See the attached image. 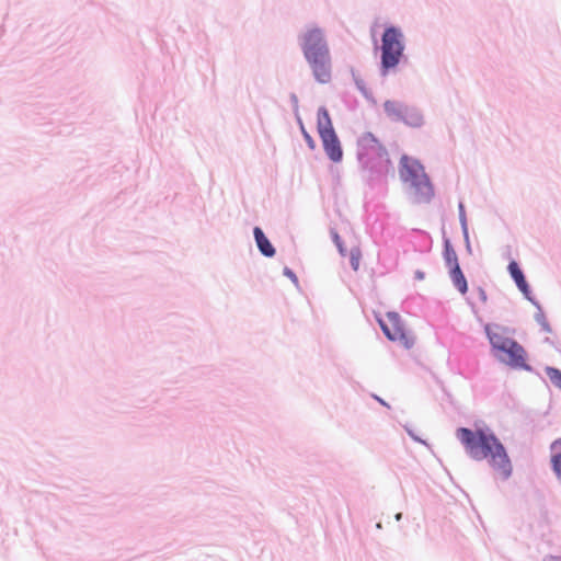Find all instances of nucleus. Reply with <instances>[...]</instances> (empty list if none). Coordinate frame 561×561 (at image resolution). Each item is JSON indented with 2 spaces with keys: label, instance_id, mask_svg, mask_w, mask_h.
Instances as JSON below:
<instances>
[{
  "label": "nucleus",
  "instance_id": "nucleus-1",
  "mask_svg": "<svg viewBox=\"0 0 561 561\" xmlns=\"http://www.w3.org/2000/svg\"><path fill=\"white\" fill-rule=\"evenodd\" d=\"M456 435L471 458L476 460L486 459L492 469L503 479L511 476L512 463L506 450L491 432L460 427Z\"/></svg>",
  "mask_w": 561,
  "mask_h": 561
},
{
  "label": "nucleus",
  "instance_id": "nucleus-2",
  "mask_svg": "<svg viewBox=\"0 0 561 561\" xmlns=\"http://www.w3.org/2000/svg\"><path fill=\"white\" fill-rule=\"evenodd\" d=\"M399 174L401 180L404 183H409L413 188L415 202L424 203L431 201L434 190L423 165L419 161L403 156L400 160Z\"/></svg>",
  "mask_w": 561,
  "mask_h": 561
},
{
  "label": "nucleus",
  "instance_id": "nucleus-3",
  "mask_svg": "<svg viewBox=\"0 0 561 561\" xmlns=\"http://www.w3.org/2000/svg\"><path fill=\"white\" fill-rule=\"evenodd\" d=\"M317 128L327 156L333 162H340L343 157V150L334 131L329 112L325 107H320L318 110Z\"/></svg>",
  "mask_w": 561,
  "mask_h": 561
},
{
  "label": "nucleus",
  "instance_id": "nucleus-4",
  "mask_svg": "<svg viewBox=\"0 0 561 561\" xmlns=\"http://www.w3.org/2000/svg\"><path fill=\"white\" fill-rule=\"evenodd\" d=\"M402 38L400 30L393 26L386 28L381 39V64L385 69L394 68L399 64L404 48Z\"/></svg>",
  "mask_w": 561,
  "mask_h": 561
},
{
  "label": "nucleus",
  "instance_id": "nucleus-5",
  "mask_svg": "<svg viewBox=\"0 0 561 561\" xmlns=\"http://www.w3.org/2000/svg\"><path fill=\"white\" fill-rule=\"evenodd\" d=\"M378 322L389 340L399 342L407 348L414 344V336L405 330L397 312H388L385 318H379Z\"/></svg>",
  "mask_w": 561,
  "mask_h": 561
},
{
  "label": "nucleus",
  "instance_id": "nucleus-6",
  "mask_svg": "<svg viewBox=\"0 0 561 561\" xmlns=\"http://www.w3.org/2000/svg\"><path fill=\"white\" fill-rule=\"evenodd\" d=\"M305 58L330 54L323 31L312 26L307 28L300 37Z\"/></svg>",
  "mask_w": 561,
  "mask_h": 561
},
{
  "label": "nucleus",
  "instance_id": "nucleus-7",
  "mask_svg": "<svg viewBox=\"0 0 561 561\" xmlns=\"http://www.w3.org/2000/svg\"><path fill=\"white\" fill-rule=\"evenodd\" d=\"M314 79L322 84L329 83L332 78V62L330 54L306 58Z\"/></svg>",
  "mask_w": 561,
  "mask_h": 561
},
{
  "label": "nucleus",
  "instance_id": "nucleus-8",
  "mask_svg": "<svg viewBox=\"0 0 561 561\" xmlns=\"http://www.w3.org/2000/svg\"><path fill=\"white\" fill-rule=\"evenodd\" d=\"M499 358L512 367L527 368L525 350L514 340L507 347L499 353Z\"/></svg>",
  "mask_w": 561,
  "mask_h": 561
},
{
  "label": "nucleus",
  "instance_id": "nucleus-9",
  "mask_svg": "<svg viewBox=\"0 0 561 561\" xmlns=\"http://www.w3.org/2000/svg\"><path fill=\"white\" fill-rule=\"evenodd\" d=\"M383 107L388 116L394 119H401L414 125L421 122V116L417 113H414L411 108L397 101H387Z\"/></svg>",
  "mask_w": 561,
  "mask_h": 561
},
{
  "label": "nucleus",
  "instance_id": "nucleus-10",
  "mask_svg": "<svg viewBox=\"0 0 561 561\" xmlns=\"http://www.w3.org/2000/svg\"><path fill=\"white\" fill-rule=\"evenodd\" d=\"M254 238L256 241V245L261 253L267 257H272L275 255V249L268 241V239L265 237L264 232L261 228L255 227L253 230Z\"/></svg>",
  "mask_w": 561,
  "mask_h": 561
},
{
  "label": "nucleus",
  "instance_id": "nucleus-11",
  "mask_svg": "<svg viewBox=\"0 0 561 561\" xmlns=\"http://www.w3.org/2000/svg\"><path fill=\"white\" fill-rule=\"evenodd\" d=\"M508 272H510L512 278L515 280L519 290L524 294H527L528 293V284L524 277L522 270L519 268L518 264L515 261H512L508 264Z\"/></svg>",
  "mask_w": 561,
  "mask_h": 561
},
{
  "label": "nucleus",
  "instance_id": "nucleus-12",
  "mask_svg": "<svg viewBox=\"0 0 561 561\" xmlns=\"http://www.w3.org/2000/svg\"><path fill=\"white\" fill-rule=\"evenodd\" d=\"M449 276L457 290L461 295H465L468 291V284L463 273L460 270V266L449 268Z\"/></svg>",
  "mask_w": 561,
  "mask_h": 561
},
{
  "label": "nucleus",
  "instance_id": "nucleus-13",
  "mask_svg": "<svg viewBox=\"0 0 561 561\" xmlns=\"http://www.w3.org/2000/svg\"><path fill=\"white\" fill-rule=\"evenodd\" d=\"M488 337L490 340L491 345L499 353L502 352L505 347H507L512 343V339L502 335L499 332H491L489 327H486Z\"/></svg>",
  "mask_w": 561,
  "mask_h": 561
},
{
  "label": "nucleus",
  "instance_id": "nucleus-14",
  "mask_svg": "<svg viewBox=\"0 0 561 561\" xmlns=\"http://www.w3.org/2000/svg\"><path fill=\"white\" fill-rule=\"evenodd\" d=\"M358 144L364 149L383 150V148L379 144L378 139L371 133H364L359 137Z\"/></svg>",
  "mask_w": 561,
  "mask_h": 561
},
{
  "label": "nucleus",
  "instance_id": "nucleus-15",
  "mask_svg": "<svg viewBox=\"0 0 561 561\" xmlns=\"http://www.w3.org/2000/svg\"><path fill=\"white\" fill-rule=\"evenodd\" d=\"M444 257L448 268L459 266L457 254L455 250L448 244L445 247Z\"/></svg>",
  "mask_w": 561,
  "mask_h": 561
},
{
  "label": "nucleus",
  "instance_id": "nucleus-16",
  "mask_svg": "<svg viewBox=\"0 0 561 561\" xmlns=\"http://www.w3.org/2000/svg\"><path fill=\"white\" fill-rule=\"evenodd\" d=\"M546 374H547L548 378L550 379V381L556 387L561 389V370L553 368V367H548L546 369Z\"/></svg>",
  "mask_w": 561,
  "mask_h": 561
},
{
  "label": "nucleus",
  "instance_id": "nucleus-17",
  "mask_svg": "<svg viewBox=\"0 0 561 561\" xmlns=\"http://www.w3.org/2000/svg\"><path fill=\"white\" fill-rule=\"evenodd\" d=\"M351 265L354 271L359 268V263L362 259V252L359 248H353L350 252Z\"/></svg>",
  "mask_w": 561,
  "mask_h": 561
},
{
  "label": "nucleus",
  "instance_id": "nucleus-18",
  "mask_svg": "<svg viewBox=\"0 0 561 561\" xmlns=\"http://www.w3.org/2000/svg\"><path fill=\"white\" fill-rule=\"evenodd\" d=\"M551 465L557 477L561 479V454H556L552 456Z\"/></svg>",
  "mask_w": 561,
  "mask_h": 561
},
{
  "label": "nucleus",
  "instance_id": "nucleus-19",
  "mask_svg": "<svg viewBox=\"0 0 561 561\" xmlns=\"http://www.w3.org/2000/svg\"><path fill=\"white\" fill-rule=\"evenodd\" d=\"M301 131H302V135L308 144V146L313 149L316 147V144H314V140L312 139V137L306 131V129L304 128V126H301Z\"/></svg>",
  "mask_w": 561,
  "mask_h": 561
},
{
  "label": "nucleus",
  "instance_id": "nucleus-20",
  "mask_svg": "<svg viewBox=\"0 0 561 561\" xmlns=\"http://www.w3.org/2000/svg\"><path fill=\"white\" fill-rule=\"evenodd\" d=\"M285 275H287L288 277H290L294 282H297V277L296 275L289 270V268H285Z\"/></svg>",
  "mask_w": 561,
  "mask_h": 561
},
{
  "label": "nucleus",
  "instance_id": "nucleus-21",
  "mask_svg": "<svg viewBox=\"0 0 561 561\" xmlns=\"http://www.w3.org/2000/svg\"><path fill=\"white\" fill-rule=\"evenodd\" d=\"M543 561H561L559 557L550 556L547 557Z\"/></svg>",
  "mask_w": 561,
  "mask_h": 561
},
{
  "label": "nucleus",
  "instance_id": "nucleus-22",
  "mask_svg": "<svg viewBox=\"0 0 561 561\" xmlns=\"http://www.w3.org/2000/svg\"><path fill=\"white\" fill-rule=\"evenodd\" d=\"M558 445H561V439L554 440L551 445V448L554 449Z\"/></svg>",
  "mask_w": 561,
  "mask_h": 561
},
{
  "label": "nucleus",
  "instance_id": "nucleus-23",
  "mask_svg": "<svg viewBox=\"0 0 561 561\" xmlns=\"http://www.w3.org/2000/svg\"><path fill=\"white\" fill-rule=\"evenodd\" d=\"M417 278L422 279L424 277V274L422 272H416Z\"/></svg>",
  "mask_w": 561,
  "mask_h": 561
},
{
  "label": "nucleus",
  "instance_id": "nucleus-24",
  "mask_svg": "<svg viewBox=\"0 0 561 561\" xmlns=\"http://www.w3.org/2000/svg\"><path fill=\"white\" fill-rule=\"evenodd\" d=\"M337 247H339V250L342 254H344V249L342 248V245L337 242Z\"/></svg>",
  "mask_w": 561,
  "mask_h": 561
}]
</instances>
